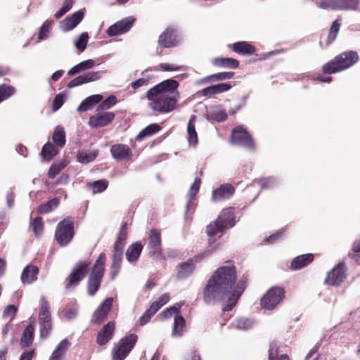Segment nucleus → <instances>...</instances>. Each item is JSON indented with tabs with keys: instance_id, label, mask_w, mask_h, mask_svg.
<instances>
[{
	"instance_id": "13d9d810",
	"label": "nucleus",
	"mask_w": 360,
	"mask_h": 360,
	"mask_svg": "<svg viewBox=\"0 0 360 360\" xmlns=\"http://www.w3.org/2000/svg\"><path fill=\"white\" fill-rule=\"evenodd\" d=\"M360 252V239L356 240L353 243L352 248V252L349 253V257L354 261L357 262L360 257L357 255Z\"/></svg>"
},
{
	"instance_id": "69168bd1",
	"label": "nucleus",
	"mask_w": 360,
	"mask_h": 360,
	"mask_svg": "<svg viewBox=\"0 0 360 360\" xmlns=\"http://www.w3.org/2000/svg\"><path fill=\"white\" fill-rule=\"evenodd\" d=\"M314 80L320 82L330 83L333 81V77L331 76H325L318 74L314 76Z\"/></svg>"
},
{
	"instance_id": "f704fd0d",
	"label": "nucleus",
	"mask_w": 360,
	"mask_h": 360,
	"mask_svg": "<svg viewBox=\"0 0 360 360\" xmlns=\"http://www.w3.org/2000/svg\"><path fill=\"white\" fill-rule=\"evenodd\" d=\"M34 328L32 325L29 324L24 330L20 338V346L22 349L28 347L34 340Z\"/></svg>"
},
{
	"instance_id": "a211bd4d",
	"label": "nucleus",
	"mask_w": 360,
	"mask_h": 360,
	"mask_svg": "<svg viewBox=\"0 0 360 360\" xmlns=\"http://www.w3.org/2000/svg\"><path fill=\"white\" fill-rule=\"evenodd\" d=\"M235 193L234 187L230 184H224L214 189L212 193L213 202H221L230 198Z\"/></svg>"
},
{
	"instance_id": "0eeeda50",
	"label": "nucleus",
	"mask_w": 360,
	"mask_h": 360,
	"mask_svg": "<svg viewBox=\"0 0 360 360\" xmlns=\"http://www.w3.org/2000/svg\"><path fill=\"white\" fill-rule=\"evenodd\" d=\"M89 262H79L73 266L64 281L66 290L75 289L79 285L89 271Z\"/></svg>"
},
{
	"instance_id": "473e14b6",
	"label": "nucleus",
	"mask_w": 360,
	"mask_h": 360,
	"mask_svg": "<svg viewBox=\"0 0 360 360\" xmlns=\"http://www.w3.org/2000/svg\"><path fill=\"white\" fill-rule=\"evenodd\" d=\"M340 26H341L340 20L338 19L334 20L332 22L330 27L329 29V31H328V37H327L326 41L325 44L323 45L321 41H320V42H319V44L321 47H323V46L327 47L335 40V39L339 33Z\"/></svg>"
},
{
	"instance_id": "7ed1b4c3",
	"label": "nucleus",
	"mask_w": 360,
	"mask_h": 360,
	"mask_svg": "<svg viewBox=\"0 0 360 360\" xmlns=\"http://www.w3.org/2000/svg\"><path fill=\"white\" fill-rule=\"evenodd\" d=\"M359 60V56L356 51H346L323 64L321 71L325 75L336 74L349 69Z\"/></svg>"
},
{
	"instance_id": "20e7f679",
	"label": "nucleus",
	"mask_w": 360,
	"mask_h": 360,
	"mask_svg": "<svg viewBox=\"0 0 360 360\" xmlns=\"http://www.w3.org/2000/svg\"><path fill=\"white\" fill-rule=\"evenodd\" d=\"M234 220L235 214L233 207L223 210L219 217L206 227V233L210 237L209 243H213L218 233H221L225 229L233 227L235 225Z\"/></svg>"
},
{
	"instance_id": "e433bc0d",
	"label": "nucleus",
	"mask_w": 360,
	"mask_h": 360,
	"mask_svg": "<svg viewBox=\"0 0 360 360\" xmlns=\"http://www.w3.org/2000/svg\"><path fill=\"white\" fill-rule=\"evenodd\" d=\"M212 63L221 68H237L239 65V61L232 58H216Z\"/></svg>"
},
{
	"instance_id": "e2e57ef3",
	"label": "nucleus",
	"mask_w": 360,
	"mask_h": 360,
	"mask_svg": "<svg viewBox=\"0 0 360 360\" xmlns=\"http://www.w3.org/2000/svg\"><path fill=\"white\" fill-rule=\"evenodd\" d=\"M148 84V79L146 78H139V79L131 83V86L134 90H136L141 86H146Z\"/></svg>"
},
{
	"instance_id": "a878e982",
	"label": "nucleus",
	"mask_w": 360,
	"mask_h": 360,
	"mask_svg": "<svg viewBox=\"0 0 360 360\" xmlns=\"http://www.w3.org/2000/svg\"><path fill=\"white\" fill-rule=\"evenodd\" d=\"M127 238V222L122 224L118 236L113 245L112 252L122 253L125 246V241Z\"/></svg>"
},
{
	"instance_id": "ea45409f",
	"label": "nucleus",
	"mask_w": 360,
	"mask_h": 360,
	"mask_svg": "<svg viewBox=\"0 0 360 360\" xmlns=\"http://www.w3.org/2000/svg\"><path fill=\"white\" fill-rule=\"evenodd\" d=\"M58 153V150L56 146L52 143L48 142L44 144L42 147L41 155L42 158L46 160H51L54 156Z\"/></svg>"
},
{
	"instance_id": "c9c22d12",
	"label": "nucleus",
	"mask_w": 360,
	"mask_h": 360,
	"mask_svg": "<svg viewBox=\"0 0 360 360\" xmlns=\"http://www.w3.org/2000/svg\"><path fill=\"white\" fill-rule=\"evenodd\" d=\"M161 129L160 126L157 123H153L148 125L145 127L142 131L139 132V134L136 137V141H141L146 137L150 136L153 134H155Z\"/></svg>"
},
{
	"instance_id": "37998d69",
	"label": "nucleus",
	"mask_w": 360,
	"mask_h": 360,
	"mask_svg": "<svg viewBox=\"0 0 360 360\" xmlns=\"http://www.w3.org/2000/svg\"><path fill=\"white\" fill-rule=\"evenodd\" d=\"M67 166L65 160L55 162L51 165L47 173L49 179H53Z\"/></svg>"
},
{
	"instance_id": "c85d7f7f",
	"label": "nucleus",
	"mask_w": 360,
	"mask_h": 360,
	"mask_svg": "<svg viewBox=\"0 0 360 360\" xmlns=\"http://www.w3.org/2000/svg\"><path fill=\"white\" fill-rule=\"evenodd\" d=\"M143 248V245L139 241H136L130 245L125 253L128 262L130 263L136 262L140 257Z\"/></svg>"
},
{
	"instance_id": "5701e85b",
	"label": "nucleus",
	"mask_w": 360,
	"mask_h": 360,
	"mask_svg": "<svg viewBox=\"0 0 360 360\" xmlns=\"http://www.w3.org/2000/svg\"><path fill=\"white\" fill-rule=\"evenodd\" d=\"M231 86V84L228 83H220L204 88L199 91L198 94L202 96L211 97L229 91Z\"/></svg>"
},
{
	"instance_id": "4468645a",
	"label": "nucleus",
	"mask_w": 360,
	"mask_h": 360,
	"mask_svg": "<svg viewBox=\"0 0 360 360\" xmlns=\"http://www.w3.org/2000/svg\"><path fill=\"white\" fill-rule=\"evenodd\" d=\"M135 19L131 17H127L110 26L106 33L109 37L121 35L128 32L132 27Z\"/></svg>"
},
{
	"instance_id": "49530a36",
	"label": "nucleus",
	"mask_w": 360,
	"mask_h": 360,
	"mask_svg": "<svg viewBox=\"0 0 360 360\" xmlns=\"http://www.w3.org/2000/svg\"><path fill=\"white\" fill-rule=\"evenodd\" d=\"M98 155V151L79 152L77 156L78 162L87 164L94 161Z\"/></svg>"
},
{
	"instance_id": "6ab92c4d",
	"label": "nucleus",
	"mask_w": 360,
	"mask_h": 360,
	"mask_svg": "<svg viewBox=\"0 0 360 360\" xmlns=\"http://www.w3.org/2000/svg\"><path fill=\"white\" fill-rule=\"evenodd\" d=\"M148 247L150 253L153 255H160L162 254L161 233L160 231L152 229L149 232Z\"/></svg>"
},
{
	"instance_id": "2eb2a0df",
	"label": "nucleus",
	"mask_w": 360,
	"mask_h": 360,
	"mask_svg": "<svg viewBox=\"0 0 360 360\" xmlns=\"http://www.w3.org/2000/svg\"><path fill=\"white\" fill-rule=\"evenodd\" d=\"M179 41L176 29L169 27L159 36L158 44L162 48H172L178 44Z\"/></svg>"
},
{
	"instance_id": "bb28decb",
	"label": "nucleus",
	"mask_w": 360,
	"mask_h": 360,
	"mask_svg": "<svg viewBox=\"0 0 360 360\" xmlns=\"http://www.w3.org/2000/svg\"><path fill=\"white\" fill-rule=\"evenodd\" d=\"M229 46L236 53L243 56L252 55L256 51L253 45L245 41L236 42Z\"/></svg>"
},
{
	"instance_id": "58836bf2",
	"label": "nucleus",
	"mask_w": 360,
	"mask_h": 360,
	"mask_svg": "<svg viewBox=\"0 0 360 360\" xmlns=\"http://www.w3.org/2000/svg\"><path fill=\"white\" fill-rule=\"evenodd\" d=\"M186 328V321L182 316L176 315L174 317L172 335L180 337L183 335Z\"/></svg>"
},
{
	"instance_id": "f3484780",
	"label": "nucleus",
	"mask_w": 360,
	"mask_h": 360,
	"mask_svg": "<svg viewBox=\"0 0 360 360\" xmlns=\"http://www.w3.org/2000/svg\"><path fill=\"white\" fill-rule=\"evenodd\" d=\"M113 303L112 297L106 298L94 311L91 322L95 324H101L106 319Z\"/></svg>"
},
{
	"instance_id": "423d86ee",
	"label": "nucleus",
	"mask_w": 360,
	"mask_h": 360,
	"mask_svg": "<svg viewBox=\"0 0 360 360\" xmlns=\"http://www.w3.org/2000/svg\"><path fill=\"white\" fill-rule=\"evenodd\" d=\"M74 236V222L71 217H68L58 224L55 231V239L60 246L68 245Z\"/></svg>"
},
{
	"instance_id": "a19ab883",
	"label": "nucleus",
	"mask_w": 360,
	"mask_h": 360,
	"mask_svg": "<svg viewBox=\"0 0 360 360\" xmlns=\"http://www.w3.org/2000/svg\"><path fill=\"white\" fill-rule=\"evenodd\" d=\"M86 186L92 190L94 194L103 192L108 186V181L106 179H100L88 183Z\"/></svg>"
},
{
	"instance_id": "680f3d73",
	"label": "nucleus",
	"mask_w": 360,
	"mask_h": 360,
	"mask_svg": "<svg viewBox=\"0 0 360 360\" xmlns=\"http://www.w3.org/2000/svg\"><path fill=\"white\" fill-rule=\"evenodd\" d=\"M17 308L14 305H8L7 306L4 311V317L10 319L12 320L16 314Z\"/></svg>"
},
{
	"instance_id": "f8f14e48",
	"label": "nucleus",
	"mask_w": 360,
	"mask_h": 360,
	"mask_svg": "<svg viewBox=\"0 0 360 360\" xmlns=\"http://www.w3.org/2000/svg\"><path fill=\"white\" fill-rule=\"evenodd\" d=\"M318 6L323 9L356 10L359 0H319Z\"/></svg>"
},
{
	"instance_id": "8fccbe9b",
	"label": "nucleus",
	"mask_w": 360,
	"mask_h": 360,
	"mask_svg": "<svg viewBox=\"0 0 360 360\" xmlns=\"http://www.w3.org/2000/svg\"><path fill=\"white\" fill-rule=\"evenodd\" d=\"M74 4L75 0H64L62 7L54 14V17L60 18L72 8Z\"/></svg>"
},
{
	"instance_id": "603ef678",
	"label": "nucleus",
	"mask_w": 360,
	"mask_h": 360,
	"mask_svg": "<svg viewBox=\"0 0 360 360\" xmlns=\"http://www.w3.org/2000/svg\"><path fill=\"white\" fill-rule=\"evenodd\" d=\"M117 100L115 96L111 95L105 100L101 101L98 106V110H108L116 104Z\"/></svg>"
},
{
	"instance_id": "bf43d9fd",
	"label": "nucleus",
	"mask_w": 360,
	"mask_h": 360,
	"mask_svg": "<svg viewBox=\"0 0 360 360\" xmlns=\"http://www.w3.org/2000/svg\"><path fill=\"white\" fill-rule=\"evenodd\" d=\"M64 103V95L62 94H57L52 103V110L57 111Z\"/></svg>"
},
{
	"instance_id": "0e129e2a",
	"label": "nucleus",
	"mask_w": 360,
	"mask_h": 360,
	"mask_svg": "<svg viewBox=\"0 0 360 360\" xmlns=\"http://www.w3.org/2000/svg\"><path fill=\"white\" fill-rule=\"evenodd\" d=\"M79 68H81L82 71L86 70L93 68L95 65V61L91 59H89L84 61H82L79 63Z\"/></svg>"
},
{
	"instance_id": "39448f33",
	"label": "nucleus",
	"mask_w": 360,
	"mask_h": 360,
	"mask_svg": "<svg viewBox=\"0 0 360 360\" xmlns=\"http://www.w3.org/2000/svg\"><path fill=\"white\" fill-rule=\"evenodd\" d=\"M106 255L104 252L100 253L93 268L89 274L87 280V293L94 296L98 291L105 273Z\"/></svg>"
},
{
	"instance_id": "dca6fc26",
	"label": "nucleus",
	"mask_w": 360,
	"mask_h": 360,
	"mask_svg": "<svg viewBox=\"0 0 360 360\" xmlns=\"http://www.w3.org/2000/svg\"><path fill=\"white\" fill-rule=\"evenodd\" d=\"M110 153L112 157L117 161H129L133 152L129 146L124 143H115L110 147Z\"/></svg>"
},
{
	"instance_id": "c03bdc74",
	"label": "nucleus",
	"mask_w": 360,
	"mask_h": 360,
	"mask_svg": "<svg viewBox=\"0 0 360 360\" xmlns=\"http://www.w3.org/2000/svg\"><path fill=\"white\" fill-rule=\"evenodd\" d=\"M59 199L58 198H53L46 202L39 205L38 208V212L39 214H46L51 212L53 207H57L59 205Z\"/></svg>"
},
{
	"instance_id": "4c0bfd02",
	"label": "nucleus",
	"mask_w": 360,
	"mask_h": 360,
	"mask_svg": "<svg viewBox=\"0 0 360 360\" xmlns=\"http://www.w3.org/2000/svg\"><path fill=\"white\" fill-rule=\"evenodd\" d=\"M52 140L56 146L62 148L65 146V132L63 127L57 126L52 135Z\"/></svg>"
},
{
	"instance_id": "052dcab7",
	"label": "nucleus",
	"mask_w": 360,
	"mask_h": 360,
	"mask_svg": "<svg viewBox=\"0 0 360 360\" xmlns=\"http://www.w3.org/2000/svg\"><path fill=\"white\" fill-rule=\"evenodd\" d=\"M201 184V179L200 177H196L194 182L191 185L188 195L189 196H196L198 194Z\"/></svg>"
},
{
	"instance_id": "a18cd8bd",
	"label": "nucleus",
	"mask_w": 360,
	"mask_h": 360,
	"mask_svg": "<svg viewBox=\"0 0 360 360\" xmlns=\"http://www.w3.org/2000/svg\"><path fill=\"white\" fill-rule=\"evenodd\" d=\"M170 300V295L166 292L162 294L157 300L151 303L150 309H152L153 313H155L165 304H166Z\"/></svg>"
},
{
	"instance_id": "b1692460",
	"label": "nucleus",
	"mask_w": 360,
	"mask_h": 360,
	"mask_svg": "<svg viewBox=\"0 0 360 360\" xmlns=\"http://www.w3.org/2000/svg\"><path fill=\"white\" fill-rule=\"evenodd\" d=\"M314 259V255L311 253L297 256L292 260L290 269L293 271L301 269L311 264Z\"/></svg>"
},
{
	"instance_id": "3c124183",
	"label": "nucleus",
	"mask_w": 360,
	"mask_h": 360,
	"mask_svg": "<svg viewBox=\"0 0 360 360\" xmlns=\"http://www.w3.org/2000/svg\"><path fill=\"white\" fill-rule=\"evenodd\" d=\"M278 351L276 345H271L269 349L268 360H290L287 354H281L278 357Z\"/></svg>"
},
{
	"instance_id": "6e6d98bb",
	"label": "nucleus",
	"mask_w": 360,
	"mask_h": 360,
	"mask_svg": "<svg viewBox=\"0 0 360 360\" xmlns=\"http://www.w3.org/2000/svg\"><path fill=\"white\" fill-rule=\"evenodd\" d=\"M53 20H46L41 25L38 37L41 40H44L48 37V33L53 24Z\"/></svg>"
},
{
	"instance_id": "5fc2aeb1",
	"label": "nucleus",
	"mask_w": 360,
	"mask_h": 360,
	"mask_svg": "<svg viewBox=\"0 0 360 360\" xmlns=\"http://www.w3.org/2000/svg\"><path fill=\"white\" fill-rule=\"evenodd\" d=\"M182 305L181 303H176L162 311L161 315L165 319L170 318L172 314H177L180 311Z\"/></svg>"
},
{
	"instance_id": "864d4df0",
	"label": "nucleus",
	"mask_w": 360,
	"mask_h": 360,
	"mask_svg": "<svg viewBox=\"0 0 360 360\" xmlns=\"http://www.w3.org/2000/svg\"><path fill=\"white\" fill-rule=\"evenodd\" d=\"M233 75H234L233 72H219V73L214 74V75L207 77L205 78V80L206 81H210V79H214L216 81L225 80V79L232 78L233 77Z\"/></svg>"
},
{
	"instance_id": "72a5a7b5",
	"label": "nucleus",
	"mask_w": 360,
	"mask_h": 360,
	"mask_svg": "<svg viewBox=\"0 0 360 360\" xmlns=\"http://www.w3.org/2000/svg\"><path fill=\"white\" fill-rule=\"evenodd\" d=\"M196 116L192 115L187 124L188 141L190 145L196 146L198 142V134L195 130Z\"/></svg>"
},
{
	"instance_id": "9d476101",
	"label": "nucleus",
	"mask_w": 360,
	"mask_h": 360,
	"mask_svg": "<svg viewBox=\"0 0 360 360\" xmlns=\"http://www.w3.org/2000/svg\"><path fill=\"white\" fill-rule=\"evenodd\" d=\"M285 294V292L283 288L277 286L271 288L260 300L262 308L273 310L283 301Z\"/></svg>"
},
{
	"instance_id": "7c9ffc66",
	"label": "nucleus",
	"mask_w": 360,
	"mask_h": 360,
	"mask_svg": "<svg viewBox=\"0 0 360 360\" xmlns=\"http://www.w3.org/2000/svg\"><path fill=\"white\" fill-rule=\"evenodd\" d=\"M195 268V262L193 259H188L186 262L181 263L179 266L176 273V278L184 279L190 276Z\"/></svg>"
},
{
	"instance_id": "c756f323",
	"label": "nucleus",
	"mask_w": 360,
	"mask_h": 360,
	"mask_svg": "<svg viewBox=\"0 0 360 360\" xmlns=\"http://www.w3.org/2000/svg\"><path fill=\"white\" fill-rule=\"evenodd\" d=\"M123 254L112 252V264L110 266V277L111 280H114L120 273L122 266Z\"/></svg>"
},
{
	"instance_id": "4d7b16f0",
	"label": "nucleus",
	"mask_w": 360,
	"mask_h": 360,
	"mask_svg": "<svg viewBox=\"0 0 360 360\" xmlns=\"http://www.w3.org/2000/svg\"><path fill=\"white\" fill-rule=\"evenodd\" d=\"M89 35L86 32L82 33L75 42L76 48L80 51H84L86 47Z\"/></svg>"
},
{
	"instance_id": "4be33fe9",
	"label": "nucleus",
	"mask_w": 360,
	"mask_h": 360,
	"mask_svg": "<svg viewBox=\"0 0 360 360\" xmlns=\"http://www.w3.org/2000/svg\"><path fill=\"white\" fill-rule=\"evenodd\" d=\"M84 13L82 11H78L73 14L67 16L61 22V28L67 32L74 29L83 19Z\"/></svg>"
},
{
	"instance_id": "774afa93",
	"label": "nucleus",
	"mask_w": 360,
	"mask_h": 360,
	"mask_svg": "<svg viewBox=\"0 0 360 360\" xmlns=\"http://www.w3.org/2000/svg\"><path fill=\"white\" fill-rule=\"evenodd\" d=\"M35 354L34 349L24 352L20 358V360H32Z\"/></svg>"
},
{
	"instance_id": "79ce46f5",
	"label": "nucleus",
	"mask_w": 360,
	"mask_h": 360,
	"mask_svg": "<svg viewBox=\"0 0 360 360\" xmlns=\"http://www.w3.org/2000/svg\"><path fill=\"white\" fill-rule=\"evenodd\" d=\"M15 88L10 84H3L0 85V103L13 96L15 94Z\"/></svg>"
},
{
	"instance_id": "aec40b11",
	"label": "nucleus",
	"mask_w": 360,
	"mask_h": 360,
	"mask_svg": "<svg viewBox=\"0 0 360 360\" xmlns=\"http://www.w3.org/2000/svg\"><path fill=\"white\" fill-rule=\"evenodd\" d=\"M115 115L112 112H105L103 114H96L89 117V124L94 128L107 126L115 119Z\"/></svg>"
},
{
	"instance_id": "f257e3e1",
	"label": "nucleus",
	"mask_w": 360,
	"mask_h": 360,
	"mask_svg": "<svg viewBox=\"0 0 360 360\" xmlns=\"http://www.w3.org/2000/svg\"><path fill=\"white\" fill-rule=\"evenodd\" d=\"M248 281V275L244 274L237 281L234 262L226 261L207 281L202 290V300L207 305H214L226 299L221 309L223 311H231L245 290Z\"/></svg>"
},
{
	"instance_id": "2f4dec72",
	"label": "nucleus",
	"mask_w": 360,
	"mask_h": 360,
	"mask_svg": "<svg viewBox=\"0 0 360 360\" xmlns=\"http://www.w3.org/2000/svg\"><path fill=\"white\" fill-rule=\"evenodd\" d=\"M103 101V96L95 94L87 97L77 108L79 112H86Z\"/></svg>"
},
{
	"instance_id": "f03ea898",
	"label": "nucleus",
	"mask_w": 360,
	"mask_h": 360,
	"mask_svg": "<svg viewBox=\"0 0 360 360\" xmlns=\"http://www.w3.org/2000/svg\"><path fill=\"white\" fill-rule=\"evenodd\" d=\"M179 86V82L167 79L150 88L146 92V98L150 101L149 108L159 113L174 110L180 98Z\"/></svg>"
},
{
	"instance_id": "de8ad7c7",
	"label": "nucleus",
	"mask_w": 360,
	"mask_h": 360,
	"mask_svg": "<svg viewBox=\"0 0 360 360\" xmlns=\"http://www.w3.org/2000/svg\"><path fill=\"white\" fill-rule=\"evenodd\" d=\"M183 67L175 63H162L154 68L157 71H179L181 70Z\"/></svg>"
},
{
	"instance_id": "1a4fd4ad",
	"label": "nucleus",
	"mask_w": 360,
	"mask_h": 360,
	"mask_svg": "<svg viewBox=\"0 0 360 360\" xmlns=\"http://www.w3.org/2000/svg\"><path fill=\"white\" fill-rule=\"evenodd\" d=\"M230 141L232 144L242 146L249 150H255L256 144L251 134L243 126H238L231 130Z\"/></svg>"
},
{
	"instance_id": "09e8293b",
	"label": "nucleus",
	"mask_w": 360,
	"mask_h": 360,
	"mask_svg": "<svg viewBox=\"0 0 360 360\" xmlns=\"http://www.w3.org/2000/svg\"><path fill=\"white\" fill-rule=\"evenodd\" d=\"M31 227L36 237H39L43 232L44 229V224L41 217H35L31 222Z\"/></svg>"
},
{
	"instance_id": "cd10ccee",
	"label": "nucleus",
	"mask_w": 360,
	"mask_h": 360,
	"mask_svg": "<svg viewBox=\"0 0 360 360\" xmlns=\"http://www.w3.org/2000/svg\"><path fill=\"white\" fill-rule=\"evenodd\" d=\"M39 268L34 265H27L21 274V281L24 284H30L37 279Z\"/></svg>"
},
{
	"instance_id": "338daca9",
	"label": "nucleus",
	"mask_w": 360,
	"mask_h": 360,
	"mask_svg": "<svg viewBox=\"0 0 360 360\" xmlns=\"http://www.w3.org/2000/svg\"><path fill=\"white\" fill-rule=\"evenodd\" d=\"M197 205L196 203V196H189V200L187 203V212H193L195 207Z\"/></svg>"
},
{
	"instance_id": "ddd939ff",
	"label": "nucleus",
	"mask_w": 360,
	"mask_h": 360,
	"mask_svg": "<svg viewBox=\"0 0 360 360\" xmlns=\"http://www.w3.org/2000/svg\"><path fill=\"white\" fill-rule=\"evenodd\" d=\"M347 270L345 263L340 262L328 273L325 283L330 285H340L347 278Z\"/></svg>"
},
{
	"instance_id": "9b49d317",
	"label": "nucleus",
	"mask_w": 360,
	"mask_h": 360,
	"mask_svg": "<svg viewBox=\"0 0 360 360\" xmlns=\"http://www.w3.org/2000/svg\"><path fill=\"white\" fill-rule=\"evenodd\" d=\"M49 309V303L46 301L41 303L39 319L40 325V338L42 339L47 338L52 330L51 316Z\"/></svg>"
},
{
	"instance_id": "6e6552de",
	"label": "nucleus",
	"mask_w": 360,
	"mask_h": 360,
	"mask_svg": "<svg viewBox=\"0 0 360 360\" xmlns=\"http://www.w3.org/2000/svg\"><path fill=\"white\" fill-rule=\"evenodd\" d=\"M137 340L138 337L135 334H129L121 338L112 350L113 360H124L134 347Z\"/></svg>"
},
{
	"instance_id": "393cba45",
	"label": "nucleus",
	"mask_w": 360,
	"mask_h": 360,
	"mask_svg": "<svg viewBox=\"0 0 360 360\" xmlns=\"http://www.w3.org/2000/svg\"><path fill=\"white\" fill-rule=\"evenodd\" d=\"M100 79L98 72H89L85 75H79L68 84V88H73L90 82L96 81Z\"/></svg>"
},
{
	"instance_id": "412c9836",
	"label": "nucleus",
	"mask_w": 360,
	"mask_h": 360,
	"mask_svg": "<svg viewBox=\"0 0 360 360\" xmlns=\"http://www.w3.org/2000/svg\"><path fill=\"white\" fill-rule=\"evenodd\" d=\"M115 330L114 321H109L98 333L96 343L99 345H104L112 338Z\"/></svg>"
}]
</instances>
